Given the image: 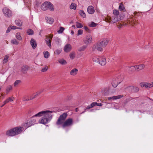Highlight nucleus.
Here are the masks:
<instances>
[{
	"label": "nucleus",
	"instance_id": "f257e3e1",
	"mask_svg": "<svg viewBox=\"0 0 153 153\" xmlns=\"http://www.w3.org/2000/svg\"><path fill=\"white\" fill-rule=\"evenodd\" d=\"M53 112H54V111L49 110L39 112L32 116L29 120L32 126L37 122V120L34 118L35 117L43 116L42 119L39 120V123H40L45 124L49 122L52 119L53 116L51 114Z\"/></svg>",
	"mask_w": 153,
	"mask_h": 153
},
{
	"label": "nucleus",
	"instance_id": "f03ea898",
	"mask_svg": "<svg viewBox=\"0 0 153 153\" xmlns=\"http://www.w3.org/2000/svg\"><path fill=\"white\" fill-rule=\"evenodd\" d=\"M108 41L109 39L107 38H104L101 39L93 46L92 50L93 51H95L96 49H97L100 51H102V48L106 46L108 44Z\"/></svg>",
	"mask_w": 153,
	"mask_h": 153
},
{
	"label": "nucleus",
	"instance_id": "7ed1b4c3",
	"mask_svg": "<svg viewBox=\"0 0 153 153\" xmlns=\"http://www.w3.org/2000/svg\"><path fill=\"white\" fill-rule=\"evenodd\" d=\"M24 130L23 127L18 126L8 130L6 132V134L11 137L15 136L21 134Z\"/></svg>",
	"mask_w": 153,
	"mask_h": 153
},
{
	"label": "nucleus",
	"instance_id": "20e7f679",
	"mask_svg": "<svg viewBox=\"0 0 153 153\" xmlns=\"http://www.w3.org/2000/svg\"><path fill=\"white\" fill-rule=\"evenodd\" d=\"M41 8L42 10L44 11L49 10L51 11H53L54 10V6L49 1H45L42 4Z\"/></svg>",
	"mask_w": 153,
	"mask_h": 153
},
{
	"label": "nucleus",
	"instance_id": "39448f33",
	"mask_svg": "<svg viewBox=\"0 0 153 153\" xmlns=\"http://www.w3.org/2000/svg\"><path fill=\"white\" fill-rule=\"evenodd\" d=\"M68 114L66 113H64L60 115L56 122V124L57 125H62L65 120Z\"/></svg>",
	"mask_w": 153,
	"mask_h": 153
},
{
	"label": "nucleus",
	"instance_id": "423d86ee",
	"mask_svg": "<svg viewBox=\"0 0 153 153\" xmlns=\"http://www.w3.org/2000/svg\"><path fill=\"white\" fill-rule=\"evenodd\" d=\"M73 124V119L71 118H70L67 119L62 125V128H65L66 127L71 126Z\"/></svg>",
	"mask_w": 153,
	"mask_h": 153
},
{
	"label": "nucleus",
	"instance_id": "0eeeda50",
	"mask_svg": "<svg viewBox=\"0 0 153 153\" xmlns=\"http://www.w3.org/2000/svg\"><path fill=\"white\" fill-rule=\"evenodd\" d=\"M120 20V17L114 15L107 18V21L111 23H115Z\"/></svg>",
	"mask_w": 153,
	"mask_h": 153
},
{
	"label": "nucleus",
	"instance_id": "6e6552de",
	"mask_svg": "<svg viewBox=\"0 0 153 153\" xmlns=\"http://www.w3.org/2000/svg\"><path fill=\"white\" fill-rule=\"evenodd\" d=\"M2 11L4 16L7 17H10L12 16L11 11L7 7L3 8Z\"/></svg>",
	"mask_w": 153,
	"mask_h": 153
},
{
	"label": "nucleus",
	"instance_id": "1a4fd4ad",
	"mask_svg": "<svg viewBox=\"0 0 153 153\" xmlns=\"http://www.w3.org/2000/svg\"><path fill=\"white\" fill-rule=\"evenodd\" d=\"M92 40V36L90 34H88L83 39V42L85 44L88 45L91 43Z\"/></svg>",
	"mask_w": 153,
	"mask_h": 153
},
{
	"label": "nucleus",
	"instance_id": "9d476101",
	"mask_svg": "<svg viewBox=\"0 0 153 153\" xmlns=\"http://www.w3.org/2000/svg\"><path fill=\"white\" fill-rule=\"evenodd\" d=\"M140 85L141 87H145L146 88H148L153 87V82L148 83L142 82L140 83Z\"/></svg>",
	"mask_w": 153,
	"mask_h": 153
},
{
	"label": "nucleus",
	"instance_id": "9b49d317",
	"mask_svg": "<svg viewBox=\"0 0 153 153\" xmlns=\"http://www.w3.org/2000/svg\"><path fill=\"white\" fill-rule=\"evenodd\" d=\"M52 37V35H49V36H46V43L49 48H51V42Z\"/></svg>",
	"mask_w": 153,
	"mask_h": 153
},
{
	"label": "nucleus",
	"instance_id": "f8f14e48",
	"mask_svg": "<svg viewBox=\"0 0 153 153\" xmlns=\"http://www.w3.org/2000/svg\"><path fill=\"white\" fill-rule=\"evenodd\" d=\"M99 63L102 65H104L106 63V58L103 56H100Z\"/></svg>",
	"mask_w": 153,
	"mask_h": 153
},
{
	"label": "nucleus",
	"instance_id": "ddd939ff",
	"mask_svg": "<svg viewBox=\"0 0 153 153\" xmlns=\"http://www.w3.org/2000/svg\"><path fill=\"white\" fill-rule=\"evenodd\" d=\"M123 97V95H119L116 96H113L108 98V100H117Z\"/></svg>",
	"mask_w": 153,
	"mask_h": 153
},
{
	"label": "nucleus",
	"instance_id": "4468645a",
	"mask_svg": "<svg viewBox=\"0 0 153 153\" xmlns=\"http://www.w3.org/2000/svg\"><path fill=\"white\" fill-rule=\"evenodd\" d=\"M122 81V79L120 80V81H119V80H118V79H117V80H114L112 83V86L114 88H116L117 87L118 84L120 83Z\"/></svg>",
	"mask_w": 153,
	"mask_h": 153
},
{
	"label": "nucleus",
	"instance_id": "2eb2a0df",
	"mask_svg": "<svg viewBox=\"0 0 153 153\" xmlns=\"http://www.w3.org/2000/svg\"><path fill=\"white\" fill-rule=\"evenodd\" d=\"M71 45L69 44H66L64 48V50L65 52H69L71 50Z\"/></svg>",
	"mask_w": 153,
	"mask_h": 153
},
{
	"label": "nucleus",
	"instance_id": "dca6fc26",
	"mask_svg": "<svg viewBox=\"0 0 153 153\" xmlns=\"http://www.w3.org/2000/svg\"><path fill=\"white\" fill-rule=\"evenodd\" d=\"M87 11L88 13L90 14H93L95 12L94 9L93 7L92 6H89L87 8Z\"/></svg>",
	"mask_w": 153,
	"mask_h": 153
},
{
	"label": "nucleus",
	"instance_id": "f3484780",
	"mask_svg": "<svg viewBox=\"0 0 153 153\" xmlns=\"http://www.w3.org/2000/svg\"><path fill=\"white\" fill-rule=\"evenodd\" d=\"M36 97V95H34L33 97H30L28 96H25L23 97L22 100L24 101H28L34 99Z\"/></svg>",
	"mask_w": 153,
	"mask_h": 153
},
{
	"label": "nucleus",
	"instance_id": "a211bd4d",
	"mask_svg": "<svg viewBox=\"0 0 153 153\" xmlns=\"http://www.w3.org/2000/svg\"><path fill=\"white\" fill-rule=\"evenodd\" d=\"M28 69V66L26 65H24L22 66L20 69V71L24 74H25L26 71Z\"/></svg>",
	"mask_w": 153,
	"mask_h": 153
},
{
	"label": "nucleus",
	"instance_id": "6ab92c4d",
	"mask_svg": "<svg viewBox=\"0 0 153 153\" xmlns=\"http://www.w3.org/2000/svg\"><path fill=\"white\" fill-rule=\"evenodd\" d=\"M30 44L33 49L36 48L37 46V43L36 41L33 38H32L30 41Z\"/></svg>",
	"mask_w": 153,
	"mask_h": 153
},
{
	"label": "nucleus",
	"instance_id": "aec40b11",
	"mask_svg": "<svg viewBox=\"0 0 153 153\" xmlns=\"http://www.w3.org/2000/svg\"><path fill=\"white\" fill-rule=\"evenodd\" d=\"M129 23L131 25H134L137 24V21L134 18H132L128 20Z\"/></svg>",
	"mask_w": 153,
	"mask_h": 153
},
{
	"label": "nucleus",
	"instance_id": "412c9836",
	"mask_svg": "<svg viewBox=\"0 0 153 153\" xmlns=\"http://www.w3.org/2000/svg\"><path fill=\"white\" fill-rule=\"evenodd\" d=\"M45 19L48 23L50 24H52L53 23L54 19L53 18L49 17H45Z\"/></svg>",
	"mask_w": 153,
	"mask_h": 153
},
{
	"label": "nucleus",
	"instance_id": "4be33fe9",
	"mask_svg": "<svg viewBox=\"0 0 153 153\" xmlns=\"http://www.w3.org/2000/svg\"><path fill=\"white\" fill-rule=\"evenodd\" d=\"M78 69L76 68H74L70 72L71 75L74 76L76 75L78 73Z\"/></svg>",
	"mask_w": 153,
	"mask_h": 153
},
{
	"label": "nucleus",
	"instance_id": "5701e85b",
	"mask_svg": "<svg viewBox=\"0 0 153 153\" xmlns=\"http://www.w3.org/2000/svg\"><path fill=\"white\" fill-rule=\"evenodd\" d=\"M136 71H139L143 69L144 67V65L143 64H140L138 65H136Z\"/></svg>",
	"mask_w": 153,
	"mask_h": 153
},
{
	"label": "nucleus",
	"instance_id": "b1692460",
	"mask_svg": "<svg viewBox=\"0 0 153 153\" xmlns=\"http://www.w3.org/2000/svg\"><path fill=\"white\" fill-rule=\"evenodd\" d=\"M13 99L14 97H9L3 103H4V104H6L10 102L13 101Z\"/></svg>",
	"mask_w": 153,
	"mask_h": 153
},
{
	"label": "nucleus",
	"instance_id": "393cba45",
	"mask_svg": "<svg viewBox=\"0 0 153 153\" xmlns=\"http://www.w3.org/2000/svg\"><path fill=\"white\" fill-rule=\"evenodd\" d=\"M32 126V125L30 123L29 120H28L26 123H24L23 125V126L26 128H27L28 127H30Z\"/></svg>",
	"mask_w": 153,
	"mask_h": 153
},
{
	"label": "nucleus",
	"instance_id": "a878e982",
	"mask_svg": "<svg viewBox=\"0 0 153 153\" xmlns=\"http://www.w3.org/2000/svg\"><path fill=\"white\" fill-rule=\"evenodd\" d=\"M87 47V45H83L78 48V51L80 52L84 51L86 48Z\"/></svg>",
	"mask_w": 153,
	"mask_h": 153
},
{
	"label": "nucleus",
	"instance_id": "bb28decb",
	"mask_svg": "<svg viewBox=\"0 0 153 153\" xmlns=\"http://www.w3.org/2000/svg\"><path fill=\"white\" fill-rule=\"evenodd\" d=\"M54 40L56 43L57 45H60L62 41L58 37H56L54 38Z\"/></svg>",
	"mask_w": 153,
	"mask_h": 153
},
{
	"label": "nucleus",
	"instance_id": "cd10ccee",
	"mask_svg": "<svg viewBox=\"0 0 153 153\" xmlns=\"http://www.w3.org/2000/svg\"><path fill=\"white\" fill-rule=\"evenodd\" d=\"M58 62L62 65H65L67 64V62L63 59H60L58 60Z\"/></svg>",
	"mask_w": 153,
	"mask_h": 153
},
{
	"label": "nucleus",
	"instance_id": "c85d7f7f",
	"mask_svg": "<svg viewBox=\"0 0 153 153\" xmlns=\"http://www.w3.org/2000/svg\"><path fill=\"white\" fill-rule=\"evenodd\" d=\"M13 87L12 86L9 85L7 87L6 90V92L7 94H8L9 92L12 90Z\"/></svg>",
	"mask_w": 153,
	"mask_h": 153
},
{
	"label": "nucleus",
	"instance_id": "c756f323",
	"mask_svg": "<svg viewBox=\"0 0 153 153\" xmlns=\"http://www.w3.org/2000/svg\"><path fill=\"white\" fill-rule=\"evenodd\" d=\"M76 5L75 3H72L70 6V8L75 10L76 9Z\"/></svg>",
	"mask_w": 153,
	"mask_h": 153
},
{
	"label": "nucleus",
	"instance_id": "7c9ffc66",
	"mask_svg": "<svg viewBox=\"0 0 153 153\" xmlns=\"http://www.w3.org/2000/svg\"><path fill=\"white\" fill-rule=\"evenodd\" d=\"M100 56H95L93 57V60L95 62H99Z\"/></svg>",
	"mask_w": 153,
	"mask_h": 153
},
{
	"label": "nucleus",
	"instance_id": "2f4dec72",
	"mask_svg": "<svg viewBox=\"0 0 153 153\" xmlns=\"http://www.w3.org/2000/svg\"><path fill=\"white\" fill-rule=\"evenodd\" d=\"M44 57L46 59L48 58L50 56L49 53L47 51H45L43 52Z\"/></svg>",
	"mask_w": 153,
	"mask_h": 153
},
{
	"label": "nucleus",
	"instance_id": "473e14b6",
	"mask_svg": "<svg viewBox=\"0 0 153 153\" xmlns=\"http://www.w3.org/2000/svg\"><path fill=\"white\" fill-rule=\"evenodd\" d=\"M15 23L16 25L18 26H21L22 25V21L19 20H16L15 21Z\"/></svg>",
	"mask_w": 153,
	"mask_h": 153
},
{
	"label": "nucleus",
	"instance_id": "72a5a7b5",
	"mask_svg": "<svg viewBox=\"0 0 153 153\" xmlns=\"http://www.w3.org/2000/svg\"><path fill=\"white\" fill-rule=\"evenodd\" d=\"M128 88L134 89V91L135 92H137L139 90V88L137 87H134L133 86H130L128 87Z\"/></svg>",
	"mask_w": 153,
	"mask_h": 153
},
{
	"label": "nucleus",
	"instance_id": "f704fd0d",
	"mask_svg": "<svg viewBox=\"0 0 153 153\" xmlns=\"http://www.w3.org/2000/svg\"><path fill=\"white\" fill-rule=\"evenodd\" d=\"M62 51V48L57 49L54 52V53L56 55H59L61 53Z\"/></svg>",
	"mask_w": 153,
	"mask_h": 153
},
{
	"label": "nucleus",
	"instance_id": "c9c22d12",
	"mask_svg": "<svg viewBox=\"0 0 153 153\" xmlns=\"http://www.w3.org/2000/svg\"><path fill=\"white\" fill-rule=\"evenodd\" d=\"M79 13L80 16L82 17L83 18L85 17V14L83 10H80L79 11Z\"/></svg>",
	"mask_w": 153,
	"mask_h": 153
},
{
	"label": "nucleus",
	"instance_id": "e433bc0d",
	"mask_svg": "<svg viewBox=\"0 0 153 153\" xmlns=\"http://www.w3.org/2000/svg\"><path fill=\"white\" fill-rule=\"evenodd\" d=\"M16 38L19 40H21L22 39V38L20 35V33H17L16 34Z\"/></svg>",
	"mask_w": 153,
	"mask_h": 153
},
{
	"label": "nucleus",
	"instance_id": "4c0bfd02",
	"mask_svg": "<svg viewBox=\"0 0 153 153\" xmlns=\"http://www.w3.org/2000/svg\"><path fill=\"white\" fill-rule=\"evenodd\" d=\"M119 9L120 10L125 11V9L124 8L123 5L122 4H120L119 6Z\"/></svg>",
	"mask_w": 153,
	"mask_h": 153
},
{
	"label": "nucleus",
	"instance_id": "58836bf2",
	"mask_svg": "<svg viewBox=\"0 0 153 153\" xmlns=\"http://www.w3.org/2000/svg\"><path fill=\"white\" fill-rule=\"evenodd\" d=\"M27 33L28 35H32L33 34V31L31 29H29L27 31Z\"/></svg>",
	"mask_w": 153,
	"mask_h": 153
},
{
	"label": "nucleus",
	"instance_id": "ea45409f",
	"mask_svg": "<svg viewBox=\"0 0 153 153\" xmlns=\"http://www.w3.org/2000/svg\"><path fill=\"white\" fill-rule=\"evenodd\" d=\"M9 56L8 55H5L4 59L3 60V63H5L7 62L8 61V59Z\"/></svg>",
	"mask_w": 153,
	"mask_h": 153
},
{
	"label": "nucleus",
	"instance_id": "a19ab883",
	"mask_svg": "<svg viewBox=\"0 0 153 153\" xmlns=\"http://www.w3.org/2000/svg\"><path fill=\"white\" fill-rule=\"evenodd\" d=\"M113 14L114 16H116L120 17L119 11L117 10H114Z\"/></svg>",
	"mask_w": 153,
	"mask_h": 153
},
{
	"label": "nucleus",
	"instance_id": "79ce46f5",
	"mask_svg": "<svg viewBox=\"0 0 153 153\" xmlns=\"http://www.w3.org/2000/svg\"><path fill=\"white\" fill-rule=\"evenodd\" d=\"M21 80H16L13 83L14 86H17L21 83Z\"/></svg>",
	"mask_w": 153,
	"mask_h": 153
},
{
	"label": "nucleus",
	"instance_id": "37998d69",
	"mask_svg": "<svg viewBox=\"0 0 153 153\" xmlns=\"http://www.w3.org/2000/svg\"><path fill=\"white\" fill-rule=\"evenodd\" d=\"M76 26L77 28H81L83 27L82 24L77 22H76Z\"/></svg>",
	"mask_w": 153,
	"mask_h": 153
},
{
	"label": "nucleus",
	"instance_id": "c03bdc74",
	"mask_svg": "<svg viewBox=\"0 0 153 153\" xmlns=\"http://www.w3.org/2000/svg\"><path fill=\"white\" fill-rule=\"evenodd\" d=\"M11 42L12 44L18 45L19 43L18 42H17L16 40L15 39L11 40Z\"/></svg>",
	"mask_w": 153,
	"mask_h": 153
},
{
	"label": "nucleus",
	"instance_id": "a18cd8bd",
	"mask_svg": "<svg viewBox=\"0 0 153 153\" xmlns=\"http://www.w3.org/2000/svg\"><path fill=\"white\" fill-rule=\"evenodd\" d=\"M97 24L92 22H91V24H89V26L91 27H95L97 26Z\"/></svg>",
	"mask_w": 153,
	"mask_h": 153
},
{
	"label": "nucleus",
	"instance_id": "49530a36",
	"mask_svg": "<svg viewBox=\"0 0 153 153\" xmlns=\"http://www.w3.org/2000/svg\"><path fill=\"white\" fill-rule=\"evenodd\" d=\"M64 30L65 29L64 27H60L59 30L57 32L59 33H62Z\"/></svg>",
	"mask_w": 153,
	"mask_h": 153
},
{
	"label": "nucleus",
	"instance_id": "de8ad7c7",
	"mask_svg": "<svg viewBox=\"0 0 153 153\" xmlns=\"http://www.w3.org/2000/svg\"><path fill=\"white\" fill-rule=\"evenodd\" d=\"M94 107V105L93 102H92L90 105H88L87 106L86 108L85 109L86 110L91 108Z\"/></svg>",
	"mask_w": 153,
	"mask_h": 153
},
{
	"label": "nucleus",
	"instance_id": "09e8293b",
	"mask_svg": "<svg viewBox=\"0 0 153 153\" xmlns=\"http://www.w3.org/2000/svg\"><path fill=\"white\" fill-rule=\"evenodd\" d=\"M94 105V106L97 105L98 106H101L102 105V104L101 103H97V102H93Z\"/></svg>",
	"mask_w": 153,
	"mask_h": 153
},
{
	"label": "nucleus",
	"instance_id": "8fccbe9b",
	"mask_svg": "<svg viewBox=\"0 0 153 153\" xmlns=\"http://www.w3.org/2000/svg\"><path fill=\"white\" fill-rule=\"evenodd\" d=\"M75 57V53L74 52H72L70 54V57L71 59H73Z\"/></svg>",
	"mask_w": 153,
	"mask_h": 153
},
{
	"label": "nucleus",
	"instance_id": "3c124183",
	"mask_svg": "<svg viewBox=\"0 0 153 153\" xmlns=\"http://www.w3.org/2000/svg\"><path fill=\"white\" fill-rule=\"evenodd\" d=\"M48 69V68L47 66H45L44 68H43L41 70V71L42 72H45L47 71Z\"/></svg>",
	"mask_w": 153,
	"mask_h": 153
},
{
	"label": "nucleus",
	"instance_id": "603ef678",
	"mask_svg": "<svg viewBox=\"0 0 153 153\" xmlns=\"http://www.w3.org/2000/svg\"><path fill=\"white\" fill-rule=\"evenodd\" d=\"M83 33V30L81 29H79L78 31L77 35L79 36L82 35Z\"/></svg>",
	"mask_w": 153,
	"mask_h": 153
},
{
	"label": "nucleus",
	"instance_id": "864d4df0",
	"mask_svg": "<svg viewBox=\"0 0 153 153\" xmlns=\"http://www.w3.org/2000/svg\"><path fill=\"white\" fill-rule=\"evenodd\" d=\"M132 71H136V65L134 66H132L130 67Z\"/></svg>",
	"mask_w": 153,
	"mask_h": 153
},
{
	"label": "nucleus",
	"instance_id": "5fc2aeb1",
	"mask_svg": "<svg viewBox=\"0 0 153 153\" xmlns=\"http://www.w3.org/2000/svg\"><path fill=\"white\" fill-rule=\"evenodd\" d=\"M84 28L85 30L88 33L90 32V30L86 26H84Z\"/></svg>",
	"mask_w": 153,
	"mask_h": 153
},
{
	"label": "nucleus",
	"instance_id": "6e6d98bb",
	"mask_svg": "<svg viewBox=\"0 0 153 153\" xmlns=\"http://www.w3.org/2000/svg\"><path fill=\"white\" fill-rule=\"evenodd\" d=\"M10 28H11V29L15 30V29L18 28L16 26H10Z\"/></svg>",
	"mask_w": 153,
	"mask_h": 153
},
{
	"label": "nucleus",
	"instance_id": "4d7b16f0",
	"mask_svg": "<svg viewBox=\"0 0 153 153\" xmlns=\"http://www.w3.org/2000/svg\"><path fill=\"white\" fill-rule=\"evenodd\" d=\"M11 30V29L10 28V27H8V28L7 29V30L6 31V33H9V32H10V30Z\"/></svg>",
	"mask_w": 153,
	"mask_h": 153
},
{
	"label": "nucleus",
	"instance_id": "13d9d810",
	"mask_svg": "<svg viewBox=\"0 0 153 153\" xmlns=\"http://www.w3.org/2000/svg\"><path fill=\"white\" fill-rule=\"evenodd\" d=\"M42 92V91H39V92H37L36 93V94H35V95H36V97L39 94H41V93Z\"/></svg>",
	"mask_w": 153,
	"mask_h": 153
},
{
	"label": "nucleus",
	"instance_id": "bf43d9fd",
	"mask_svg": "<svg viewBox=\"0 0 153 153\" xmlns=\"http://www.w3.org/2000/svg\"><path fill=\"white\" fill-rule=\"evenodd\" d=\"M42 92V91H39V92H37L36 93V94H35V95H36V97L39 94H41V93Z\"/></svg>",
	"mask_w": 153,
	"mask_h": 153
},
{
	"label": "nucleus",
	"instance_id": "052dcab7",
	"mask_svg": "<svg viewBox=\"0 0 153 153\" xmlns=\"http://www.w3.org/2000/svg\"><path fill=\"white\" fill-rule=\"evenodd\" d=\"M71 33L73 35L74 34V32L73 30L71 31Z\"/></svg>",
	"mask_w": 153,
	"mask_h": 153
},
{
	"label": "nucleus",
	"instance_id": "680f3d73",
	"mask_svg": "<svg viewBox=\"0 0 153 153\" xmlns=\"http://www.w3.org/2000/svg\"><path fill=\"white\" fill-rule=\"evenodd\" d=\"M75 110H76V112H77L78 110V108H76V109H75Z\"/></svg>",
	"mask_w": 153,
	"mask_h": 153
},
{
	"label": "nucleus",
	"instance_id": "e2e57ef3",
	"mask_svg": "<svg viewBox=\"0 0 153 153\" xmlns=\"http://www.w3.org/2000/svg\"><path fill=\"white\" fill-rule=\"evenodd\" d=\"M85 111H86V109H85V110L83 111L81 114H83V113H85Z\"/></svg>",
	"mask_w": 153,
	"mask_h": 153
},
{
	"label": "nucleus",
	"instance_id": "0e129e2a",
	"mask_svg": "<svg viewBox=\"0 0 153 153\" xmlns=\"http://www.w3.org/2000/svg\"><path fill=\"white\" fill-rule=\"evenodd\" d=\"M5 104H4H4H3V105H2L1 106V107H3Z\"/></svg>",
	"mask_w": 153,
	"mask_h": 153
},
{
	"label": "nucleus",
	"instance_id": "69168bd1",
	"mask_svg": "<svg viewBox=\"0 0 153 153\" xmlns=\"http://www.w3.org/2000/svg\"><path fill=\"white\" fill-rule=\"evenodd\" d=\"M72 27L74 28H75V26L74 25H73L72 26Z\"/></svg>",
	"mask_w": 153,
	"mask_h": 153
},
{
	"label": "nucleus",
	"instance_id": "338daca9",
	"mask_svg": "<svg viewBox=\"0 0 153 153\" xmlns=\"http://www.w3.org/2000/svg\"><path fill=\"white\" fill-rule=\"evenodd\" d=\"M103 90L102 91V94H105V93L103 92Z\"/></svg>",
	"mask_w": 153,
	"mask_h": 153
},
{
	"label": "nucleus",
	"instance_id": "774afa93",
	"mask_svg": "<svg viewBox=\"0 0 153 153\" xmlns=\"http://www.w3.org/2000/svg\"><path fill=\"white\" fill-rule=\"evenodd\" d=\"M136 13H136V12H134V14L135 15V14H136Z\"/></svg>",
	"mask_w": 153,
	"mask_h": 153
}]
</instances>
